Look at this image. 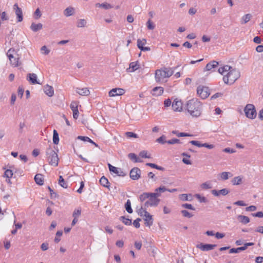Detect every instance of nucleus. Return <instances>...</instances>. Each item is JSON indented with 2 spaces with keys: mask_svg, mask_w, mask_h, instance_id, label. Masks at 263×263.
<instances>
[{
  "mask_svg": "<svg viewBox=\"0 0 263 263\" xmlns=\"http://www.w3.org/2000/svg\"><path fill=\"white\" fill-rule=\"evenodd\" d=\"M172 107L175 111H180L182 109V103L180 100L175 99L172 103Z\"/></svg>",
  "mask_w": 263,
  "mask_h": 263,
  "instance_id": "16",
  "label": "nucleus"
},
{
  "mask_svg": "<svg viewBox=\"0 0 263 263\" xmlns=\"http://www.w3.org/2000/svg\"><path fill=\"white\" fill-rule=\"evenodd\" d=\"M212 194L216 197H218L220 195L225 196L229 193V191L227 189H223L220 190H213L211 191Z\"/></svg>",
  "mask_w": 263,
  "mask_h": 263,
  "instance_id": "18",
  "label": "nucleus"
},
{
  "mask_svg": "<svg viewBox=\"0 0 263 263\" xmlns=\"http://www.w3.org/2000/svg\"><path fill=\"white\" fill-rule=\"evenodd\" d=\"M34 15L36 16L35 18L37 19L41 16V12L39 8L36 9L34 12Z\"/></svg>",
  "mask_w": 263,
  "mask_h": 263,
  "instance_id": "60",
  "label": "nucleus"
},
{
  "mask_svg": "<svg viewBox=\"0 0 263 263\" xmlns=\"http://www.w3.org/2000/svg\"><path fill=\"white\" fill-rule=\"evenodd\" d=\"M74 13V9L72 7H67L64 10V14L66 17L72 15Z\"/></svg>",
  "mask_w": 263,
  "mask_h": 263,
  "instance_id": "25",
  "label": "nucleus"
},
{
  "mask_svg": "<svg viewBox=\"0 0 263 263\" xmlns=\"http://www.w3.org/2000/svg\"><path fill=\"white\" fill-rule=\"evenodd\" d=\"M149 196L148 200L144 203L145 206L148 208L157 206L160 202V199L158 198L160 194L158 193H151Z\"/></svg>",
  "mask_w": 263,
  "mask_h": 263,
  "instance_id": "6",
  "label": "nucleus"
},
{
  "mask_svg": "<svg viewBox=\"0 0 263 263\" xmlns=\"http://www.w3.org/2000/svg\"><path fill=\"white\" fill-rule=\"evenodd\" d=\"M165 137L164 136H162L157 139V141L160 143L164 144L165 143H167V141H165Z\"/></svg>",
  "mask_w": 263,
  "mask_h": 263,
  "instance_id": "56",
  "label": "nucleus"
},
{
  "mask_svg": "<svg viewBox=\"0 0 263 263\" xmlns=\"http://www.w3.org/2000/svg\"><path fill=\"white\" fill-rule=\"evenodd\" d=\"M27 80L32 84H40L37 80V76L35 73H28L27 76Z\"/></svg>",
  "mask_w": 263,
  "mask_h": 263,
  "instance_id": "20",
  "label": "nucleus"
},
{
  "mask_svg": "<svg viewBox=\"0 0 263 263\" xmlns=\"http://www.w3.org/2000/svg\"><path fill=\"white\" fill-rule=\"evenodd\" d=\"M179 143H180V140L179 139H175V138H174L171 140H169L167 141V143H168L169 144H174Z\"/></svg>",
  "mask_w": 263,
  "mask_h": 263,
  "instance_id": "50",
  "label": "nucleus"
},
{
  "mask_svg": "<svg viewBox=\"0 0 263 263\" xmlns=\"http://www.w3.org/2000/svg\"><path fill=\"white\" fill-rule=\"evenodd\" d=\"M46 155L48 161L51 165L57 166L59 163L58 154L51 148H48L46 150Z\"/></svg>",
  "mask_w": 263,
  "mask_h": 263,
  "instance_id": "5",
  "label": "nucleus"
},
{
  "mask_svg": "<svg viewBox=\"0 0 263 263\" xmlns=\"http://www.w3.org/2000/svg\"><path fill=\"white\" fill-rule=\"evenodd\" d=\"M186 108L188 112L193 117H199L201 114L202 104L196 99L188 101L186 104Z\"/></svg>",
  "mask_w": 263,
  "mask_h": 263,
  "instance_id": "1",
  "label": "nucleus"
},
{
  "mask_svg": "<svg viewBox=\"0 0 263 263\" xmlns=\"http://www.w3.org/2000/svg\"><path fill=\"white\" fill-rule=\"evenodd\" d=\"M34 180L37 184L43 185L44 183L43 176L40 174H37L35 176Z\"/></svg>",
  "mask_w": 263,
  "mask_h": 263,
  "instance_id": "27",
  "label": "nucleus"
},
{
  "mask_svg": "<svg viewBox=\"0 0 263 263\" xmlns=\"http://www.w3.org/2000/svg\"><path fill=\"white\" fill-rule=\"evenodd\" d=\"M164 92V88L162 87H155L152 90V95L154 96L158 97L161 96Z\"/></svg>",
  "mask_w": 263,
  "mask_h": 263,
  "instance_id": "19",
  "label": "nucleus"
},
{
  "mask_svg": "<svg viewBox=\"0 0 263 263\" xmlns=\"http://www.w3.org/2000/svg\"><path fill=\"white\" fill-rule=\"evenodd\" d=\"M139 156L142 158H149L150 156L147 155V152L145 151H141L139 153Z\"/></svg>",
  "mask_w": 263,
  "mask_h": 263,
  "instance_id": "52",
  "label": "nucleus"
},
{
  "mask_svg": "<svg viewBox=\"0 0 263 263\" xmlns=\"http://www.w3.org/2000/svg\"><path fill=\"white\" fill-rule=\"evenodd\" d=\"M125 208L128 213L130 214L133 213V210L131 207V202L129 199L127 200L125 204Z\"/></svg>",
  "mask_w": 263,
  "mask_h": 263,
  "instance_id": "37",
  "label": "nucleus"
},
{
  "mask_svg": "<svg viewBox=\"0 0 263 263\" xmlns=\"http://www.w3.org/2000/svg\"><path fill=\"white\" fill-rule=\"evenodd\" d=\"M26 126V124L24 122H21L19 124V132L20 133H22L23 131V128Z\"/></svg>",
  "mask_w": 263,
  "mask_h": 263,
  "instance_id": "59",
  "label": "nucleus"
},
{
  "mask_svg": "<svg viewBox=\"0 0 263 263\" xmlns=\"http://www.w3.org/2000/svg\"><path fill=\"white\" fill-rule=\"evenodd\" d=\"M77 93L80 95L87 96L90 94V91L87 88H77L76 90Z\"/></svg>",
  "mask_w": 263,
  "mask_h": 263,
  "instance_id": "21",
  "label": "nucleus"
},
{
  "mask_svg": "<svg viewBox=\"0 0 263 263\" xmlns=\"http://www.w3.org/2000/svg\"><path fill=\"white\" fill-rule=\"evenodd\" d=\"M231 69V67H230L228 65H226L222 67H220L218 69V71L219 73H220L222 75H223V76H226L225 73L229 71V70H230Z\"/></svg>",
  "mask_w": 263,
  "mask_h": 263,
  "instance_id": "30",
  "label": "nucleus"
},
{
  "mask_svg": "<svg viewBox=\"0 0 263 263\" xmlns=\"http://www.w3.org/2000/svg\"><path fill=\"white\" fill-rule=\"evenodd\" d=\"M181 213L182 214L184 217L187 218H191L193 216L192 214L189 213L187 211L185 210L181 211Z\"/></svg>",
  "mask_w": 263,
  "mask_h": 263,
  "instance_id": "46",
  "label": "nucleus"
},
{
  "mask_svg": "<svg viewBox=\"0 0 263 263\" xmlns=\"http://www.w3.org/2000/svg\"><path fill=\"white\" fill-rule=\"evenodd\" d=\"M203 147H205L206 148H208L209 149H213L215 147L214 145L213 144H210L209 143H203L202 144Z\"/></svg>",
  "mask_w": 263,
  "mask_h": 263,
  "instance_id": "62",
  "label": "nucleus"
},
{
  "mask_svg": "<svg viewBox=\"0 0 263 263\" xmlns=\"http://www.w3.org/2000/svg\"><path fill=\"white\" fill-rule=\"evenodd\" d=\"M59 184L63 187L66 189L67 187V184L65 181L62 176L59 177Z\"/></svg>",
  "mask_w": 263,
  "mask_h": 263,
  "instance_id": "40",
  "label": "nucleus"
},
{
  "mask_svg": "<svg viewBox=\"0 0 263 263\" xmlns=\"http://www.w3.org/2000/svg\"><path fill=\"white\" fill-rule=\"evenodd\" d=\"M139 68V65L138 64V62H132L129 64V67L127 69V71L128 72H132L136 70Z\"/></svg>",
  "mask_w": 263,
  "mask_h": 263,
  "instance_id": "23",
  "label": "nucleus"
},
{
  "mask_svg": "<svg viewBox=\"0 0 263 263\" xmlns=\"http://www.w3.org/2000/svg\"><path fill=\"white\" fill-rule=\"evenodd\" d=\"M81 214L80 208L75 209L72 213V217L74 218H78Z\"/></svg>",
  "mask_w": 263,
  "mask_h": 263,
  "instance_id": "41",
  "label": "nucleus"
},
{
  "mask_svg": "<svg viewBox=\"0 0 263 263\" xmlns=\"http://www.w3.org/2000/svg\"><path fill=\"white\" fill-rule=\"evenodd\" d=\"M125 135L128 138H138V136L137 134L131 132H128L125 133Z\"/></svg>",
  "mask_w": 263,
  "mask_h": 263,
  "instance_id": "47",
  "label": "nucleus"
},
{
  "mask_svg": "<svg viewBox=\"0 0 263 263\" xmlns=\"http://www.w3.org/2000/svg\"><path fill=\"white\" fill-rule=\"evenodd\" d=\"M255 231L263 234V226L257 227L255 230Z\"/></svg>",
  "mask_w": 263,
  "mask_h": 263,
  "instance_id": "64",
  "label": "nucleus"
},
{
  "mask_svg": "<svg viewBox=\"0 0 263 263\" xmlns=\"http://www.w3.org/2000/svg\"><path fill=\"white\" fill-rule=\"evenodd\" d=\"M7 55L10 62L11 65L13 67H18L21 64L19 61L20 56L17 53V52L13 48H10L8 51Z\"/></svg>",
  "mask_w": 263,
  "mask_h": 263,
  "instance_id": "4",
  "label": "nucleus"
},
{
  "mask_svg": "<svg viewBox=\"0 0 263 263\" xmlns=\"http://www.w3.org/2000/svg\"><path fill=\"white\" fill-rule=\"evenodd\" d=\"M179 199L183 201L191 200L188 199V195L186 194H182L179 195Z\"/></svg>",
  "mask_w": 263,
  "mask_h": 263,
  "instance_id": "48",
  "label": "nucleus"
},
{
  "mask_svg": "<svg viewBox=\"0 0 263 263\" xmlns=\"http://www.w3.org/2000/svg\"><path fill=\"white\" fill-rule=\"evenodd\" d=\"M218 63L217 61H213L208 63L204 68V71H210L213 68H215L217 67Z\"/></svg>",
  "mask_w": 263,
  "mask_h": 263,
  "instance_id": "22",
  "label": "nucleus"
},
{
  "mask_svg": "<svg viewBox=\"0 0 263 263\" xmlns=\"http://www.w3.org/2000/svg\"><path fill=\"white\" fill-rule=\"evenodd\" d=\"M231 173L223 172L220 174V179L226 180L229 179V175H231Z\"/></svg>",
  "mask_w": 263,
  "mask_h": 263,
  "instance_id": "43",
  "label": "nucleus"
},
{
  "mask_svg": "<svg viewBox=\"0 0 263 263\" xmlns=\"http://www.w3.org/2000/svg\"><path fill=\"white\" fill-rule=\"evenodd\" d=\"M43 25L41 23L35 24L32 23L30 26V29L34 32H36L39 30L42 29Z\"/></svg>",
  "mask_w": 263,
  "mask_h": 263,
  "instance_id": "26",
  "label": "nucleus"
},
{
  "mask_svg": "<svg viewBox=\"0 0 263 263\" xmlns=\"http://www.w3.org/2000/svg\"><path fill=\"white\" fill-rule=\"evenodd\" d=\"M240 77V72L236 69H231L229 72L224 76L223 80L226 84H232Z\"/></svg>",
  "mask_w": 263,
  "mask_h": 263,
  "instance_id": "3",
  "label": "nucleus"
},
{
  "mask_svg": "<svg viewBox=\"0 0 263 263\" xmlns=\"http://www.w3.org/2000/svg\"><path fill=\"white\" fill-rule=\"evenodd\" d=\"M4 176H5V177H6V178H11L13 176L12 171H11V170H8V169L5 172Z\"/></svg>",
  "mask_w": 263,
  "mask_h": 263,
  "instance_id": "45",
  "label": "nucleus"
},
{
  "mask_svg": "<svg viewBox=\"0 0 263 263\" xmlns=\"http://www.w3.org/2000/svg\"><path fill=\"white\" fill-rule=\"evenodd\" d=\"M148 207H146L145 206V205L144 204H143L140 209L139 210V214L141 216H144V212L143 211V210H145L146 211V209Z\"/></svg>",
  "mask_w": 263,
  "mask_h": 263,
  "instance_id": "51",
  "label": "nucleus"
},
{
  "mask_svg": "<svg viewBox=\"0 0 263 263\" xmlns=\"http://www.w3.org/2000/svg\"><path fill=\"white\" fill-rule=\"evenodd\" d=\"M238 220L243 224H247L250 222V218L246 216L238 215L237 216Z\"/></svg>",
  "mask_w": 263,
  "mask_h": 263,
  "instance_id": "28",
  "label": "nucleus"
},
{
  "mask_svg": "<svg viewBox=\"0 0 263 263\" xmlns=\"http://www.w3.org/2000/svg\"><path fill=\"white\" fill-rule=\"evenodd\" d=\"M155 191L156 192V193H158V192H164L165 191H167V189L164 186H160L157 189H156L155 190Z\"/></svg>",
  "mask_w": 263,
  "mask_h": 263,
  "instance_id": "58",
  "label": "nucleus"
},
{
  "mask_svg": "<svg viewBox=\"0 0 263 263\" xmlns=\"http://www.w3.org/2000/svg\"><path fill=\"white\" fill-rule=\"evenodd\" d=\"M216 247V245L200 243L197 247L203 251H207L214 249Z\"/></svg>",
  "mask_w": 263,
  "mask_h": 263,
  "instance_id": "17",
  "label": "nucleus"
},
{
  "mask_svg": "<svg viewBox=\"0 0 263 263\" xmlns=\"http://www.w3.org/2000/svg\"><path fill=\"white\" fill-rule=\"evenodd\" d=\"M44 91L49 97H52L54 95V90L53 87L48 85L44 86Z\"/></svg>",
  "mask_w": 263,
  "mask_h": 263,
  "instance_id": "24",
  "label": "nucleus"
},
{
  "mask_svg": "<svg viewBox=\"0 0 263 263\" xmlns=\"http://www.w3.org/2000/svg\"><path fill=\"white\" fill-rule=\"evenodd\" d=\"M102 8L104 9L107 10V9H109L112 8V6L108 3H102Z\"/></svg>",
  "mask_w": 263,
  "mask_h": 263,
  "instance_id": "55",
  "label": "nucleus"
},
{
  "mask_svg": "<svg viewBox=\"0 0 263 263\" xmlns=\"http://www.w3.org/2000/svg\"><path fill=\"white\" fill-rule=\"evenodd\" d=\"M1 18L3 21H6L9 19V17L7 16L6 12H3L1 15Z\"/></svg>",
  "mask_w": 263,
  "mask_h": 263,
  "instance_id": "63",
  "label": "nucleus"
},
{
  "mask_svg": "<svg viewBox=\"0 0 263 263\" xmlns=\"http://www.w3.org/2000/svg\"><path fill=\"white\" fill-rule=\"evenodd\" d=\"M174 71L170 68H164L158 69L155 72V80L157 82H163L164 79L170 77L173 74Z\"/></svg>",
  "mask_w": 263,
  "mask_h": 263,
  "instance_id": "2",
  "label": "nucleus"
},
{
  "mask_svg": "<svg viewBox=\"0 0 263 263\" xmlns=\"http://www.w3.org/2000/svg\"><path fill=\"white\" fill-rule=\"evenodd\" d=\"M190 143L199 147H203L202 144L200 143V142L198 141L192 140L191 141Z\"/></svg>",
  "mask_w": 263,
  "mask_h": 263,
  "instance_id": "54",
  "label": "nucleus"
},
{
  "mask_svg": "<svg viewBox=\"0 0 263 263\" xmlns=\"http://www.w3.org/2000/svg\"><path fill=\"white\" fill-rule=\"evenodd\" d=\"M70 108L73 112V117L77 119L79 117L78 104L76 101H73L70 104Z\"/></svg>",
  "mask_w": 263,
  "mask_h": 263,
  "instance_id": "15",
  "label": "nucleus"
},
{
  "mask_svg": "<svg viewBox=\"0 0 263 263\" xmlns=\"http://www.w3.org/2000/svg\"><path fill=\"white\" fill-rule=\"evenodd\" d=\"M125 93L124 89L122 88H113L109 91L108 95L109 97H116L121 96Z\"/></svg>",
  "mask_w": 263,
  "mask_h": 263,
  "instance_id": "11",
  "label": "nucleus"
},
{
  "mask_svg": "<svg viewBox=\"0 0 263 263\" xmlns=\"http://www.w3.org/2000/svg\"><path fill=\"white\" fill-rule=\"evenodd\" d=\"M252 16L250 14H247L241 17V24H246L248 23L251 18Z\"/></svg>",
  "mask_w": 263,
  "mask_h": 263,
  "instance_id": "35",
  "label": "nucleus"
},
{
  "mask_svg": "<svg viewBox=\"0 0 263 263\" xmlns=\"http://www.w3.org/2000/svg\"><path fill=\"white\" fill-rule=\"evenodd\" d=\"M100 183L102 186L107 187L109 190V183L106 177L104 176L102 177L100 179Z\"/></svg>",
  "mask_w": 263,
  "mask_h": 263,
  "instance_id": "29",
  "label": "nucleus"
},
{
  "mask_svg": "<svg viewBox=\"0 0 263 263\" xmlns=\"http://www.w3.org/2000/svg\"><path fill=\"white\" fill-rule=\"evenodd\" d=\"M130 177L134 180H138L140 178L141 170L138 167H134L129 173Z\"/></svg>",
  "mask_w": 263,
  "mask_h": 263,
  "instance_id": "10",
  "label": "nucleus"
},
{
  "mask_svg": "<svg viewBox=\"0 0 263 263\" xmlns=\"http://www.w3.org/2000/svg\"><path fill=\"white\" fill-rule=\"evenodd\" d=\"M182 206L184 208L192 210H195V208L191 204L189 203H184L182 205Z\"/></svg>",
  "mask_w": 263,
  "mask_h": 263,
  "instance_id": "53",
  "label": "nucleus"
},
{
  "mask_svg": "<svg viewBox=\"0 0 263 263\" xmlns=\"http://www.w3.org/2000/svg\"><path fill=\"white\" fill-rule=\"evenodd\" d=\"M13 9L17 16V22H22L23 19V12L22 9L18 7L17 4H15L14 5Z\"/></svg>",
  "mask_w": 263,
  "mask_h": 263,
  "instance_id": "12",
  "label": "nucleus"
},
{
  "mask_svg": "<svg viewBox=\"0 0 263 263\" xmlns=\"http://www.w3.org/2000/svg\"><path fill=\"white\" fill-rule=\"evenodd\" d=\"M87 22L85 19H80L77 21V26L78 28L85 27Z\"/></svg>",
  "mask_w": 263,
  "mask_h": 263,
  "instance_id": "34",
  "label": "nucleus"
},
{
  "mask_svg": "<svg viewBox=\"0 0 263 263\" xmlns=\"http://www.w3.org/2000/svg\"><path fill=\"white\" fill-rule=\"evenodd\" d=\"M147 28L149 30H153L155 28V25L149 20L146 23Z\"/></svg>",
  "mask_w": 263,
  "mask_h": 263,
  "instance_id": "49",
  "label": "nucleus"
},
{
  "mask_svg": "<svg viewBox=\"0 0 263 263\" xmlns=\"http://www.w3.org/2000/svg\"><path fill=\"white\" fill-rule=\"evenodd\" d=\"M195 197L201 203H206L207 202L206 198L205 197L201 196L199 194H196Z\"/></svg>",
  "mask_w": 263,
  "mask_h": 263,
  "instance_id": "44",
  "label": "nucleus"
},
{
  "mask_svg": "<svg viewBox=\"0 0 263 263\" xmlns=\"http://www.w3.org/2000/svg\"><path fill=\"white\" fill-rule=\"evenodd\" d=\"M202 189L203 190H208L210 189L212 187V185L209 181L205 182L202 183L200 185Z\"/></svg>",
  "mask_w": 263,
  "mask_h": 263,
  "instance_id": "38",
  "label": "nucleus"
},
{
  "mask_svg": "<svg viewBox=\"0 0 263 263\" xmlns=\"http://www.w3.org/2000/svg\"><path fill=\"white\" fill-rule=\"evenodd\" d=\"M146 44V40L144 39H138L137 46L141 51H149L151 48L149 47H144L143 46Z\"/></svg>",
  "mask_w": 263,
  "mask_h": 263,
  "instance_id": "14",
  "label": "nucleus"
},
{
  "mask_svg": "<svg viewBox=\"0 0 263 263\" xmlns=\"http://www.w3.org/2000/svg\"><path fill=\"white\" fill-rule=\"evenodd\" d=\"M244 111L246 116L248 118L253 119L256 116V111L255 107L252 104H247L244 109Z\"/></svg>",
  "mask_w": 263,
  "mask_h": 263,
  "instance_id": "7",
  "label": "nucleus"
},
{
  "mask_svg": "<svg viewBox=\"0 0 263 263\" xmlns=\"http://www.w3.org/2000/svg\"><path fill=\"white\" fill-rule=\"evenodd\" d=\"M108 166L109 171L114 173L118 176L124 177L126 175V173L123 171L121 168L114 166L109 163L108 164Z\"/></svg>",
  "mask_w": 263,
  "mask_h": 263,
  "instance_id": "9",
  "label": "nucleus"
},
{
  "mask_svg": "<svg viewBox=\"0 0 263 263\" xmlns=\"http://www.w3.org/2000/svg\"><path fill=\"white\" fill-rule=\"evenodd\" d=\"M53 142L55 144H58L59 142V134L55 129L53 132Z\"/></svg>",
  "mask_w": 263,
  "mask_h": 263,
  "instance_id": "32",
  "label": "nucleus"
},
{
  "mask_svg": "<svg viewBox=\"0 0 263 263\" xmlns=\"http://www.w3.org/2000/svg\"><path fill=\"white\" fill-rule=\"evenodd\" d=\"M245 250V247L243 246L237 248H232L230 250L229 253H238L240 251H244Z\"/></svg>",
  "mask_w": 263,
  "mask_h": 263,
  "instance_id": "36",
  "label": "nucleus"
},
{
  "mask_svg": "<svg viewBox=\"0 0 263 263\" xmlns=\"http://www.w3.org/2000/svg\"><path fill=\"white\" fill-rule=\"evenodd\" d=\"M198 95L202 99L207 98L210 95L209 88L208 87L199 85L197 88Z\"/></svg>",
  "mask_w": 263,
  "mask_h": 263,
  "instance_id": "8",
  "label": "nucleus"
},
{
  "mask_svg": "<svg viewBox=\"0 0 263 263\" xmlns=\"http://www.w3.org/2000/svg\"><path fill=\"white\" fill-rule=\"evenodd\" d=\"M252 215L254 217L263 218V212H258L256 213L252 214Z\"/></svg>",
  "mask_w": 263,
  "mask_h": 263,
  "instance_id": "61",
  "label": "nucleus"
},
{
  "mask_svg": "<svg viewBox=\"0 0 263 263\" xmlns=\"http://www.w3.org/2000/svg\"><path fill=\"white\" fill-rule=\"evenodd\" d=\"M242 182V179L240 176H237L233 178L232 180V183L233 185L240 184Z\"/></svg>",
  "mask_w": 263,
  "mask_h": 263,
  "instance_id": "39",
  "label": "nucleus"
},
{
  "mask_svg": "<svg viewBox=\"0 0 263 263\" xmlns=\"http://www.w3.org/2000/svg\"><path fill=\"white\" fill-rule=\"evenodd\" d=\"M141 221V219L139 218H137L136 220H135L133 222V225L134 227L136 228H139L140 227V223L139 221Z\"/></svg>",
  "mask_w": 263,
  "mask_h": 263,
  "instance_id": "57",
  "label": "nucleus"
},
{
  "mask_svg": "<svg viewBox=\"0 0 263 263\" xmlns=\"http://www.w3.org/2000/svg\"><path fill=\"white\" fill-rule=\"evenodd\" d=\"M143 211L144 212V224L146 226L150 227L153 223L152 216L146 211L143 210Z\"/></svg>",
  "mask_w": 263,
  "mask_h": 263,
  "instance_id": "13",
  "label": "nucleus"
},
{
  "mask_svg": "<svg viewBox=\"0 0 263 263\" xmlns=\"http://www.w3.org/2000/svg\"><path fill=\"white\" fill-rule=\"evenodd\" d=\"M121 220L127 226H130L132 224V220L128 218H126L124 216H121L120 217Z\"/></svg>",
  "mask_w": 263,
  "mask_h": 263,
  "instance_id": "42",
  "label": "nucleus"
},
{
  "mask_svg": "<svg viewBox=\"0 0 263 263\" xmlns=\"http://www.w3.org/2000/svg\"><path fill=\"white\" fill-rule=\"evenodd\" d=\"M128 158L135 162H141L142 161L137 157V155L134 153H129L128 155Z\"/></svg>",
  "mask_w": 263,
  "mask_h": 263,
  "instance_id": "31",
  "label": "nucleus"
},
{
  "mask_svg": "<svg viewBox=\"0 0 263 263\" xmlns=\"http://www.w3.org/2000/svg\"><path fill=\"white\" fill-rule=\"evenodd\" d=\"M151 193H143L139 196V200L141 202H144L146 199H148V197H149Z\"/></svg>",
  "mask_w": 263,
  "mask_h": 263,
  "instance_id": "33",
  "label": "nucleus"
}]
</instances>
